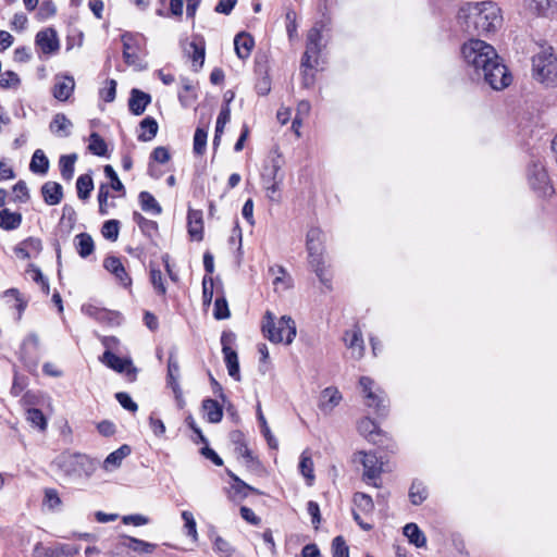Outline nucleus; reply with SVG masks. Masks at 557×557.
<instances>
[{"mask_svg": "<svg viewBox=\"0 0 557 557\" xmlns=\"http://www.w3.org/2000/svg\"><path fill=\"white\" fill-rule=\"evenodd\" d=\"M358 431L364 437L374 441V435L377 434V425L373 420L363 418L358 423Z\"/></svg>", "mask_w": 557, "mask_h": 557, "instance_id": "37998d69", "label": "nucleus"}, {"mask_svg": "<svg viewBox=\"0 0 557 557\" xmlns=\"http://www.w3.org/2000/svg\"><path fill=\"white\" fill-rule=\"evenodd\" d=\"M88 148L96 156H104L107 152V144L97 133L90 135Z\"/></svg>", "mask_w": 557, "mask_h": 557, "instance_id": "3c124183", "label": "nucleus"}, {"mask_svg": "<svg viewBox=\"0 0 557 557\" xmlns=\"http://www.w3.org/2000/svg\"><path fill=\"white\" fill-rule=\"evenodd\" d=\"M44 504L48 506L49 509H54L61 505V499L57 490L54 488H46L45 490V498Z\"/></svg>", "mask_w": 557, "mask_h": 557, "instance_id": "0e129e2a", "label": "nucleus"}, {"mask_svg": "<svg viewBox=\"0 0 557 557\" xmlns=\"http://www.w3.org/2000/svg\"><path fill=\"white\" fill-rule=\"evenodd\" d=\"M321 30L317 26L312 27L307 36L306 51L301 59V67L312 69L311 60L317 58L321 51Z\"/></svg>", "mask_w": 557, "mask_h": 557, "instance_id": "6e6552de", "label": "nucleus"}, {"mask_svg": "<svg viewBox=\"0 0 557 557\" xmlns=\"http://www.w3.org/2000/svg\"><path fill=\"white\" fill-rule=\"evenodd\" d=\"M104 174L107 177H109L111 180V188L112 189H114L116 191H123V193L125 191L124 185L122 184V182L117 177L116 172L114 171V169L111 165L108 164L104 166Z\"/></svg>", "mask_w": 557, "mask_h": 557, "instance_id": "338daca9", "label": "nucleus"}, {"mask_svg": "<svg viewBox=\"0 0 557 557\" xmlns=\"http://www.w3.org/2000/svg\"><path fill=\"white\" fill-rule=\"evenodd\" d=\"M71 127H72V122L62 113L55 114L52 122L50 123L51 132L58 134L59 136H63V137H66L70 135Z\"/></svg>", "mask_w": 557, "mask_h": 557, "instance_id": "72a5a7b5", "label": "nucleus"}, {"mask_svg": "<svg viewBox=\"0 0 557 557\" xmlns=\"http://www.w3.org/2000/svg\"><path fill=\"white\" fill-rule=\"evenodd\" d=\"M344 342L346 347L351 351L355 359H360L364 355V343L362 332L358 326L352 330L346 331L344 334Z\"/></svg>", "mask_w": 557, "mask_h": 557, "instance_id": "2eb2a0df", "label": "nucleus"}, {"mask_svg": "<svg viewBox=\"0 0 557 557\" xmlns=\"http://www.w3.org/2000/svg\"><path fill=\"white\" fill-rule=\"evenodd\" d=\"M180 376V364L173 352L170 354L168 360V382L178 381Z\"/></svg>", "mask_w": 557, "mask_h": 557, "instance_id": "052dcab7", "label": "nucleus"}, {"mask_svg": "<svg viewBox=\"0 0 557 557\" xmlns=\"http://www.w3.org/2000/svg\"><path fill=\"white\" fill-rule=\"evenodd\" d=\"M208 133L206 129L198 127L194 135V152L201 156L207 146Z\"/></svg>", "mask_w": 557, "mask_h": 557, "instance_id": "8fccbe9b", "label": "nucleus"}, {"mask_svg": "<svg viewBox=\"0 0 557 557\" xmlns=\"http://www.w3.org/2000/svg\"><path fill=\"white\" fill-rule=\"evenodd\" d=\"M21 84V79L15 72L7 71L1 75L0 87L16 89Z\"/></svg>", "mask_w": 557, "mask_h": 557, "instance_id": "6e6d98bb", "label": "nucleus"}, {"mask_svg": "<svg viewBox=\"0 0 557 557\" xmlns=\"http://www.w3.org/2000/svg\"><path fill=\"white\" fill-rule=\"evenodd\" d=\"M404 534L408 537L409 542L417 547H423L426 544L424 533L419 529L416 523H408L404 527Z\"/></svg>", "mask_w": 557, "mask_h": 557, "instance_id": "c756f323", "label": "nucleus"}, {"mask_svg": "<svg viewBox=\"0 0 557 557\" xmlns=\"http://www.w3.org/2000/svg\"><path fill=\"white\" fill-rule=\"evenodd\" d=\"M115 398L119 404L126 410L135 412L138 409L137 404L132 399V397L124 392H120L115 394Z\"/></svg>", "mask_w": 557, "mask_h": 557, "instance_id": "e2e57ef3", "label": "nucleus"}, {"mask_svg": "<svg viewBox=\"0 0 557 557\" xmlns=\"http://www.w3.org/2000/svg\"><path fill=\"white\" fill-rule=\"evenodd\" d=\"M188 234L191 238L200 242L203 238L202 211L189 208L187 213Z\"/></svg>", "mask_w": 557, "mask_h": 557, "instance_id": "a211bd4d", "label": "nucleus"}, {"mask_svg": "<svg viewBox=\"0 0 557 557\" xmlns=\"http://www.w3.org/2000/svg\"><path fill=\"white\" fill-rule=\"evenodd\" d=\"M76 159L77 156L75 153L65 154L60 158V172L63 180L71 181L73 178Z\"/></svg>", "mask_w": 557, "mask_h": 557, "instance_id": "f704fd0d", "label": "nucleus"}, {"mask_svg": "<svg viewBox=\"0 0 557 557\" xmlns=\"http://www.w3.org/2000/svg\"><path fill=\"white\" fill-rule=\"evenodd\" d=\"M354 503L363 512H371L374 508L371 496L364 493H356L354 495Z\"/></svg>", "mask_w": 557, "mask_h": 557, "instance_id": "603ef678", "label": "nucleus"}, {"mask_svg": "<svg viewBox=\"0 0 557 557\" xmlns=\"http://www.w3.org/2000/svg\"><path fill=\"white\" fill-rule=\"evenodd\" d=\"M324 234L319 227H311L307 233V250H324Z\"/></svg>", "mask_w": 557, "mask_h": 557, "instance_id": "473e14b6", "label": "nucleus"}, {"mask_svg": "<svg viewBox=\"0 0 557 557\" xmlns=\"http://www.w3.org/2000/svg\"><path fill=\"white\" fill-rule=\"evenodd\" d=\"M299 471L306 478L308 485L314 481L313 461L308 450L302 451L299 462Z\"/></svg>", "mask_w": 557, "mask_h": 557, "instance_id": "c9c22d12", "label": "nucleus"}, {"mask_svg": "<svg viewBox=\"0 0 557 557\" xmlns=\"http://www.w3.org/2000/svg\"><path fill=\"white\" fill-rule=\"evenodd\" d=\"M116 95V82L114 79L107 81V86L100 90V97L106 102H112Z\"/></svg>", "mask_w": 557, "mask_h": 557, "instance_id": "680f3d73", "label": "nucleus"}, {"mask_svg": "<svg viewBox=\"0 0 557 557\" xmlns=\"http://www.w3.org/2000/svg\"><path fill=\"white\" fill-rule=\"evenodd\" d=\"M230 342L231 335L223 333L221 344L228 374L234 380L240 381L238 356L237 352L230 347Z\"/></svg>", "mask_w": 557, "mask_h": 557, "instance_id": "9d476101", "label": "nucleus"}, {"mask_svg": "<svg viewBox=\"0 0 557 557\" xmlns=\"http://www.w3.org/2000/svg\"><path fill=\"white\" fill-rule=\"evenodd\" d=\"M121 40L123 42V58L124 61L128 65L137 66L139 65V44L138 37L131 33H125L121 36Z\"/></svg>", "mask_w": 557, "mask_h": 557, "instance_id": "ddd939ff", "label": "nucleus"}, {"mask_svg": "<svg viewBox=\"0 0 557 557\" xmlns=\"http://www.w3.org/2000/svg\"><path fill=\"white\" fill-rule=\"evenodd\" d=\"M129 541L131 536L123 535L117 537L116 541L113 543L109 554L114 557L123 556L125 553L129 550Z\"/></svg>", "mask_w": 557, "mask_h": 557, "instance_id": "de8ad7c7", "label": "nucleus"}, {"mask_svg": "<svg viewBox=\"0 0 557 557\" xmlns=\"http://www.w3.org/2000/svg\"><path fill=\"white\" fill-rule=\"evenodd\" d=\"M26 419L32 425L38 428L41 431L46 430L47 428L46 417L44 416L42 411L37 408L28 409Z\"/></svg>", "mask_w": 557, "mask_h": 557, "instance_id": "79ce46f5", "label": "nucleus"}, {"mask_svg": "<svg viewBox=\"0 0 557 557\" xmlns=\"http://www.w3.org/2000/svg\"><path fill=\"white\" fill-rule=\"evenodd\" d=\"M104 269L114 275L115 280L124 287H128L132 284V278L127 274L120 258L109 256L103 261Z\"/></svg>", "mask_w": 557, "mask_h": 557, "instance_id": "4468645a", "label": "nucleus"}, {"mask_svg": "<svg viewBox=\"0 0 557 557\" xmlns=\"http://www.w3.org/2000/svg\"><path fill=\"white\" fill-rule=\"evenodd\" d=\"M41 195L48 206H55L62 201L63 188L57 182H46L41 186Z\"/></svg>", "mask_w": 557, "mask_h": 557, "instance_id": "412c9836", "label": "nucleus"}, {"mask_svg": "<svg viewBox=\"0 0 557 557\" xmlns=\"http://www.w3.org/2000/svg\"><path fill=\"white\" fill-rule=\"evenodd\" d=\"M428 497V490L421 482H412L410 490H409V498L411 504L413 505H420L422 504Z\"/></svg>", "mask_w": 557, "mask_h": 557, "instance_id": "ea45409f", "label": "nucleus"}, {"mask_svg": "<svg viewBox=\"0 0 557 557\" xmlns=\"http://www.w3.org/2000/svg\"><path fill=\"white\" fill-rule=\"evenodd\" d=\"M100 361L119 373L125 372L131 380L135 379L136 369L133 367L129 359H122L112 351L106 350L100 357Z\"/></svg>", "mask_w": 557, "mask_h": 557, "instance_id": "1a4fd4ad", "label": "nucleus"}, {"mask_svg": "<svg viewBox=\"0 0 557 557\" xmlns=\"http://www.w3.org/2000/svg\"><path fill=\"white\" fill-rule=\"evenodd\" d=\"M356 456H358L359 461L363 466V480L372 481L380 476L382 463L374 454L359 451Z\"/></svg>", "mask_w": 557, "mask_h": 557, "instance_id": "f8f14e48", "label": "nucleus"}, {"mask_svg": "<svg viewBox=\"0 0 557 557\" xmlns=\"http://www.w3.org/2000/svg\"><path fill=\"white\" fill-rule=\"evenodd\" d=\"M228 475L233 479L234 484L232 485V491L235 495H238L239 497H247L248 492H257L256 488L245 483L243 480H240L237 475L228 471Z\"/></svg>", "mask_w": 557, "mask_h": 557, "instance_id": "a19ab883", "label": "nucleus"}, {"mask_svg": "<svg viewBox=\"0 0 557 557\" xmlns=\"http://www.w3.org/2000/svg\"><path fill=\"white\" fill-rule=\"evenodd\" d=\"M22 214L18 212H12L9 209H2L0 211V227L4 231H13L21 226Z\"/></svg>", "mask_w": 557, "mask_h": 557, "instance_id": "a878e982", "label": "nucleus"}, {"mask_svg": "<svg viewBox=\"0 0 557 557\" xmlns=\"http://www.w3.org/2000/svg\"><path fill=\"white\" fill-rule=\"evenodd\" d=\"M529 183L531 187L541 195L546 196L552 191L547 172L540 163H533L529 169Z\"/></svg>", "mask_w": 557, "mask_h": 557, "instance_id": "423d86ee", "label": "nucleus"}, {"mask_svg": "<svg viewBox=\"0 0 557 557\" xmlns=\"http://www.w3.org/2000/svg\"><path fill=\"white\" fill-rule=\"evenodd\" d=\"M341 393L333 387H327L321 393L319 407L320 409L329 413L331 412L341 401Z\"/></svg>", "mask_w": 557, "mask_h": 557, "instance_id": "4be33fe9", "label": "nucleus"}, {"mask_svg": "<svg viewBox=\"0 0 557 557\" xmlns=\"http://www.w3.org/2000/svg\"><path fill=\"white\" fill-rule=\"evenodd\" d=\"M269 271L274 275L273 285L276 288L280 285H282L283 289H287L289 287L288 282H285V277L287 275L286 270L282 265L271 267Z\"/></svg>", "mask_w": 557, "mask_h": 557, "instance_id": "864d4df0", "label": "nucleus"}, {"mask_svg": "<svg viewBox=\"0 0 557 557\" xmlns=\"http://www.w3.org/2000/svg\"><path fill=\"white\" fill-rule=\"evenodd\" d=\"M139 201L141 209L146 212H151L156 215L160 214L162 209L157 202L156 198L148 191H141L139 194Z\"/></svg>", "mask_w": 557, "mask_h": 557, "instance_id": "4c0bfd02", "label": "nucleus"}, {"mask_svg": "<svg viewBox=\"0 0 557 557\" xmlns=\"http://www.w3.org/2000/svg\"><path fill=\"white\" fill-rule=\"evenodd\" d=\"M49 160L41 149H37L30 160L29 170L35 174L44 175L48 172Z\"/></svg>", "mask_w": 557, "mask_h": 557, "instance_id": "c85d7f7f", "label": "nucleus"}, {"mask_svg": "<svg viewBox=\"0 0 557 557\" xmlns=\"http://www.w3.org/2000/svg\"><path fill=\"white\" fill-rule=\"evenodd\" d=\"M75 246H76L77 253L82 258H87L95 250L94 239L87 233H81L75 236Z\"/></svg>", "mask_w": 557, "mask_h": 557, "instance_id": "cd10ccee", "label": "nucleus"}, {"mask_svg": "<svg viewBox=\"0 0 557 557\" xmlns=\"http://www.w3.org/2000/svg\"><path fill=\"white\" fill-rule=\"evenodd\" d=\"M13 193L15 195V200L20 202H26L29 199V191L27 185L24 181H18L13 186Z\"/></svg>", "mask_w": 557, "mask_h": 557, "instance_id": "69168bd1", "label": "nucleus"}, {"mask_svg": "<svg viewBox=\"0 0 557 557\" xmlns=\"http://www.w3.org/2000/svg\"><path fill=\"white\" fill-rule=\"evenodd\" d=\"M261 330L263 336L274 344L290 345L297 334L296 323L290 317L283 315L276 320L275 314L269 310L262 319Z\"/></svg>", "mask_w": 557, "mask_h": 557, "instance_id": "7ed1b4c3", "label": "nucleus"}, {"mask_svg": "<svg viewBox=\"0 0 557 557\" xmlns=\"http://www.w3.org/2000/svg\"><path fill=\"white\" fill-rule=\"evenodd\" d=\"M129 454L131 447L128 445H122L120 448L108 455L102 463L103 469L110 471L112 469L119 468L122 463V460Z\"/></svg>", "mask_w": 557, "mask_h": 557, "instance_id": "b1692460", "label": "nucleus"}, {"mask_svg": "<svg viewBox=\"0 0 557 557\" xmlns=\"http://www.w3.org/2000/svg\"><path fill=\"white\" fill-rule=\"evenodd\" d=\"M129 543H131L129 550H133L138 554H150L156 548L154 544H151V543L138 540V539H134V537H131Z\"/></svg>", "mask_w": 557, "mask_h": 557, "instance_id": "5fc2aeb1", "label": "nucleus"}, {"mask_svg": "<svg viewBox=\"0 0 557 557\" xmlns=\"http://www.w3.org/2000/svg\"><path fill=\"white\" fill-rule=\"evenodd\" d=\"M182 519L184 520L186 535L190 536L193 541L196 542L198 540V532L194 515L190 511L184 510L182 512Z\"/></svg>", "mask_w": 557, "mask_h": 557, "instance_id": "a18cd8bd", "label": "nucleus"}, {"mask_svg": "<svg viewBox=\"0 0 557 557\" xmlns=\"http://www.w3.org/2000/svg\"><path fill=\"white\" fill-rule=\"evenodd\" d=\"M120 222L117 220H109L104 222L101 228V233L104 238L115 242L119 237Z\"/></svg>", "mask_w": 557, "mask_h": 557, "instance_id": "49530a36", "label": "nucleus"}, {"mask_svg": "<svg viewBox=\"0 0 557 557\" xmlns=\"http://www.w3.org/2000/svg\"><path fill=\"white\" fill-rule=\"evenodd\" d=\"M75 81L70 75L57 76L52 94L59 101H66L73 94Z\"/></svg>", "mask_w": 557, "mask_h": 557, "instance_id": "f3484780", "label": "nucleus"}, {"mask_svg": "<svg viewBox=\"0 0 557 557\" xmlns=\"http://www.w3.org/2000/svg\"><path fill=\"white\" fill-rule=\"evenodd\" d=\"M210 539L213 543V549L226 557H231L234 553V547L228 541L216 534L215 532L210 533Z\"/></svg>", "mask_w": 557, "mask_h": 557, "instance_id": "58836bf2", "label": "nucleus"}, {"mask_svg": "<svg viewBox=\"0 0 557 557\" xmlns=\"http://www.w3.org/2000/svg\"><path fill=\"white\" fill-rule=\"evenodd\" d=\"M234 46L238 58L245 60L250 55L255 46V40L250 35L242 33L236 35L234 39Z\"/></svg>", "mask_w": 557, "mask_h": 557, "instance_id": "5701e85b", "label": "nucleus"}, {"mask_svg": "<svg viewBox=\"0 0 557 557\" xmlns=\"http://www.w3.org/2000/svg\"><path fill=\"white\" fill-rule=\"evenodd\" d=\"M36 45L45 54L55 53L60 48L57 33L52 28L38 32L36 35Z\"/></svg>", "mask_w": 557, "mask_h": 557, "instance_id": "dca6fc26", "label": "nucleus"}, {"mask_svg": "<svg viewBox=\"0 0 557 557\" xmlns=\"http://www.w3.org/2000/svg\"><path fill=\"white\" fill-rule=\"evenodd\" d=\"M141 133L138 135L140 141H149L153 139L158 133V123L153 117H145L140 124Z\"/></svg>", "mask_w": 557, "mask_h": 557, "instance_id": "7c9ffc66", "label": "nucleus"}, {"mask_svg": "<svg viewBox=\"0 0 557 557\" xmlns=\"http://www.w3.org/2000/svg\"><path fill=\"white\" fill-rule=\"evenodd\" d=\"M77 196L79 199H87L94 189V182L89 174H83L78 176L76 181Z\"/></svg>", "mask_w": 557, "mask_h": 557, "instance_id": "e433bc0d", "label": "nucleus"}, {"mask_svg": "<svg viewBox=\"0 0 557 557\" xmlns=\"http://www.w3.org/2000/svg\"><path fill=\"white\" fill-rule=\"evenodd\" d=\"M533 75L546 86L557 85V57L552 52L542 51L533 57Z\"/></svg>", "mask_w": 557, "mask_h": 557, "instance_id": "39448f33", "label": "nucleus"}, {"mask_svg": "<svg viewBox=\"0 0 557 557\" xmlns=\"http://www.w3.org/2000/svg\"><path fill=\"white\" fill-rule=\"evenodd\" d=\"M359 384L367 399L366 405L383 413L385 406L383 405L382 392L379 389L374 391V381L369 376H361Z\"/></svg>", "mask_w": 557, "mask_h": 557, "instance_id": "0eeeda50", "label": "nucleus"}, {"mask_svg": "<svg viewBox=\"0 0 557 557\" xmlns=\"http://www.w3.org/2000/svg\"><path fill=\"white\" fill-rule=\"evenodd\" d=\"M461 54L473 79L482 78L495 90H502L510 85L511 74L490 44L470 39L463 44Z\"/></svg>", "mask_w": 557, "mask_h": 557, "instance_id": "f257e3e1", "label": "nucleus"}, {"mask_svg": "<svg viewBox=\"0 0 557 557\" xmlns=\"http://www.w3.org/2000/svg\"><path fill=\"white\" fill-rule=\"evenodd\" d=\"M333 557H349V548L343 536H336L332 542Z\"/></svg>", "mask_w": 557, "mask_h": 557, "instance_id": "4d7b16f0", "label": "nucleus"}, {"mask_svg": "<svg viewBox=\"0 0 557 557\" xmlns=\"http://www.w3.org/2000/svg\"><path fill=\"white\" fill-rule=\"evenodd\" d=\"M525 10L537 17H552L557 13V0H524Z\"/></svg>", "mask_w": 557, "mask_h": 557, "instance_id": "9b49d317", "label": "nucleus"}, {"mask_svg": "<svg viewBox=\"0 0 557 557\" xmlns=\"http://www.w3.org/2000/svg\"><path fill=\"white\" fill-rule=\"evenodd\" d=\"M187 53L191 58L193 66L198 70L203 65L205 62V48L202 46H198L195 42L189 44V49Z\"/></svg>", "mask_w": 557, "mask_h": 557, "instance_id": "c03bdc74", "label": "nucleus"}, {"mask_svg": "<svg viewBox=\"0 0 557 557\" xmlns=\"http://www.w3.org/2000/svg\"><path fill=\"white\" fill-rule=\"evenodd\" d=\"M230 309L224 295L216 297L214 301L213 315L216 320H224L230 317Z\"/></svg>", "mask_w": 557, "mask_h": 557, "instance_id": "09e8293b", "label": "nucleus"}, {"mask_svg": "<svg viewBox=\"0 0 557 557\" xmlns=\"http://www.w3.org/2000/svg\"><path fill=\"white\" fill-rule=\"evenodd\" d=\"M82 312L101 323L111 324L119 318L116 312L90 304L84 305L82 307Z\"/></svg>", "mask_w": 557, "mask_h": 557, "instance_id": "aec40b11", "label": "nucleus"}, {"mask_svg": "<svg viewBox=\"0 0 557 557\" xmlns=\"http://www.w3.org/2000/svg\"><path fill=\"white\" fill-rule=\"evenodd\" d=\"M308 251V259L309 264L315 272L319 280L325 284L327 280L325 278V269H324V260H323V252L324 250H307Z\"/></svg>", "mask_w": 557, "mask_h": 557, "instance_id": "bb28decb", "label": "nucleus"}, {"mask_svg": "<svg viewBox=\"0 0 557 557\" xmlns=\"http://www.w3.org/2000/svg\"><path fill=\"white\" fill-rule=\"evenodd\" d=\"M181 85L183 91L178 92V99L183 106L187 107L197 98L196 86L186 77L181 78Z\"/></svg>", "mask_w": 557, "mask_h": 557, "instance_id": "2f4dec72", "label": "nucleus"}, {"mask_svg": "<svg viewBox=\"0 0 557 557\" xmlns=\"http://www.w3.org/2000/svg\"><path fill=\"white\" fill-rule=\"evenodd\" d=\"M213 278L211 276H205L202 280V301L203 305L208 306L211 304L213 298Z\"/></svg>", "mask_w": 557, "mask_h": 557, "instance_id": "bf43d9fd", "label": "nucleus"}, {"mask_svg": "<svg viewBox=\"0 0 557 557\" xmlns=\"http://www.w3.org/2000/svg\"><path fill=\"white\" fill-rule=\"evenodd\" d=\"M150 281L158 294H165L166 288L163 283L162 273L159 269H156L153 267L150 268Z\"/></svg>", "mask_w": 557, "mask_h": 557, "instance_id": "13d9d810", "label": "nucleus"}, {"mask_svg": "<svg viewBox=\"0 0 557 557\" xmlns=\"http://www.w3.org/2000/svg\"><path fill=\"white\" fill-rule=\"evenodd\" d=\"M202 409L205 417L210 423H218L222 420L223 410L221 405L211 398H207L202 401Z\"/></svg>", "mask_w": 557, "mask_h": 557, "instance_id": "393cba45", "label": "nucleus"}, {"mask_svg": "<svg viewBox=\"0 0 557 557\" xmlns=\"http://www.w3.org/2000/svg\"><path fill=\"white\" fill-rule=\"evenodd\" d=\"M458 20L471 35L493 33L502 24L500 10L492 1L467 3L460 9Z\"/></svg>", "mask_w": 557, "mask_h": 557, "instance_id": "f03ea898", "label": "nucleus"}, {"mask_svg": "<svg viewBox=\"0 0 557 557\" xmlns=\"http://www.w3.org/2000/svg\"><path fill=\"white\" fill-rule=\"evenodd\" d=\"M57 467L67 476H90L97 469L98 462L87 455L64 451L55 459Z\"/></svg>", "mask_w": 557, "mask_h": 557, "instance_id": "20e7f679", "label": "nucleus"}, {"mask_svg": "<svg viewBox=\"0 0 557 557\" xmlns=\"http://www.w3.org/2000/svg\"><path fill=\"white\" fill-rule=\"evenodd\" d=\"M151 102V97L137 88L132 89L128 99L129 111L135 115H141L147 106Z\"/></svg>", "mask_w": 557, "mask_h": 557, "instance_id": "6ab92c4d", "label": "nucleus"}, {"mask_svg": "<svg viewBox=\"0 0 557 557\" xmlns=\"http://www.w3.org/2000/svg\"><path fill=\"white\" fill-rule=\"evenodd\" d=\"M79 552L78 547H73L71 545L61 544L55 552L48 554L51 557H72L77 555Z\"/></svg>", "mask_w": 557, "mask_h": 557, "instance_id": "774afa93", "label": "nucleus"}]
</instances>
